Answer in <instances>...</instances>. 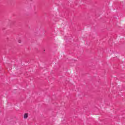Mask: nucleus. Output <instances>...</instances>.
<instances>
[{
    "instance_id": "nucleus-2",
    "label": "nucleus",
    "mask_w": 125,
    "mask_h": 125,
    "mask_svg": "<svg viewBox=\"0 0 125 125\" xmlns=\"http://www.w3.org/2000/svg\"><path fill=\"white\" fill-rule=\"evenodd\" d=\"M18 42H19V43H21V40H19L18 41Z\"/></svg>"
},
{
    "instance_id": "nucleus-1",
    "label": "nucleus",
    "mask_w": 125,
    "mask_h": 125,
    "mask_svg": "<svg viewBox=\"0 0 125 125\" xmlns=\"http://www.w3.org/2000/svg\"><path fill=\"white\" fill-rule=\"evenodd\" d=\"M28 116H29V114L28 113H25L23 115V118L24 119H27Z\"/></svg>"
}]
</instances>
